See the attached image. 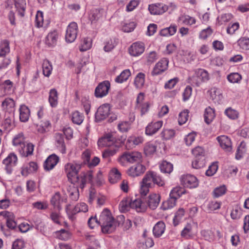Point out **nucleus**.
<instances>
[{
	"label": "nucleus",
	"mask_w": 249,
	"mask_h": 249,
	"mask_svg": "<svg viewBox=\"0 0 249 249\" xmlns=\"http://www.w3.org/2000/svg\"><path fill=\"white\" fill-rule=\"evenodd\" d=\"M156 151V146L151 142L145 143L144 147V152L147 156L153 154Z\"/></svg>",
	"instance_id": "61"
},
{
	"label": "nucleus",
	"mask_w": 249,
	"mask_h": 249,
	"mask_svg": "<svg viewBox=\"0 0 249 249\" xmlns=\"http://www.w3.org/2000/svg\"><path fill=\"white\" fill-rule=\"evenodd\" d=\"M196 19L189 15H183L179 16L178 19V23L179 25H192L196 23Z\"/></svg>",
	"instance_id": "32"
},
{
	"label": "nucleus",
	"mask_w": 249,
	"mask_h": 249,
	"mask_svg": "<svg viewBox=\"0 0 249 249\" xmlns=\"http://www.w3.org/2000/svg\"><path fill=\"white\" fill-rule=\"evenodd\" d=\"M131 208L135 209L137 212H144L146 211L147 206L141 199H131Z\"/></svg>",
	"instance_id": "29"
},
{
	"label": "nucleus",
	"mask_w": 249,
	"mask_h": 249,
	"mask_svg": "<svg viewBox=\"0 0 249 249\" xmlns=\"http://www.w3.org/2000/svg\"><path fill=\"white\" fill-rule=\"evenodd\" d=\"M209 79V75L207 71L198 69L195 70L194 75L190 78V81L192 84L199 87L202 83L208 81Z\"/></svg>",
	"instance_id": "4"
},
{
	"label": "nucleus",
	"mask_w": 249,
	"mask_h": 249,
	"mask_svg": "<svg viewBox=\"0 0 249 249\" xmlns=\"http://www.w3.org/2000/svg\"><path fill=\"white\" fill-rule=\"evenodd\" d=\"M142 155L141 153L134 151L131 153L125 152L118 159V161L123 165L125 163V161L130 163L139 162L141 160Z\"/></svg>",
	"instance_id": "6"
},
{
	"label": "nucleus",
	"mask_w": 249,
	"mask_h": 249,
	"mask_svg": "<svg viewBox=\"0 0 249 249\" xmlns=\"http://www.w3.org/2000/svg\"><path fill=\"white\" fill-rule=\"evenodd\" d=\"M55 236L60 240H67L71 238V233L67 230L61 229L55 232Z\"/></svg>",
	"instance_id": "41"
},
{
	"label": "nucleus",
	"mask_w": 249,
	"mask_h": 249,
	"mask_svg": "<svg viewBox=\"0 0 249 249\" xmlns=\"http://www.w3.org/2000/svg\"><path fill=\"white\" fill-rule=\"evenodd\" d=\"M247 151L246 143L244 142H241L238 146L235 155L237 160L241 159Z\"/></svg>",
	"instance_id": "46"
},
{
	"label": "nucleus",
	"mask_w": 249,
	"mask_h": 249,
	"mask_svg": "<svg viewBox=\"0 0 249 249\" xmlns=\"http://www.w3.org/2000/svg\"><path fill=\"white\" fill-rule=\"evenodd\" d=\"M103 9H93L91 10L89 14V19L91 23H96L104 15Z\"/></svg>",
	"instance_id": "23"
},
{
	"label": "nucleus",
	"mask_w": 249,
	"mask_h": 249,
	"mask_svg": "<svg viewBox=\"0 0 249 249\" xmlns=\"http://www.w3.org/2000/svg\"><path fill=\"white\" fill-rule=\"evenodd\" d=\"M121 174L119 170L114 168L109 172L108 179L110 183H115L121 178Z\"/></svg>",
	"instance_id": "38"
},
{
	"label": "nucleus",
	"mask_w": 249,
	"mask_h": 249,
	"mask_svg": "<svg viewBox=\"0 0 249 249\" xmlns=\"http://www.w3.org/2000/svg\"><path fill=\"white\" fill-rule=\"evenodd\" d=\"M181 184L185 188L194 189L199 185V180L194 175L191 174L184 175L180 178Z\"/></svg>",
	"instance_id": "7"
},
{
	"label": "nucleus",
	"mask_w": 249,
	"mask_h": 249,
	"mask_svg": "<svg viewBox=\"0 0 249 249\" xmlns=\"http://www.w3.org/2000/svg\"><path fill=\"white\" fill-rule=\"evenodd\" d=\"M110 87V84L108 81H105L100 83L95 89V96L96 97L101 98L107 95Z\"/></svg>",
	"instance_id": "14"
},
{
	"label": "nucleus",
	"mask_w": 249,
	"mask_h": 249,
	"mask_svg": "<svg viewBox=\"0 0 249 249\" xmlns=\"http://www.w3.org/2000/svg\"><path fill=\"white\" fill-rule=\"evenodd\" d=\"M125 140V138L122 137L121 140L119 142H115V143L108 146L107 148L105 149L102 153L103 158H108L111 156H113L117 153L122 144L124 143Z\"/></svg>",
	"instance_id": "10"
},
{
	"label": "nucleus",
	"mask_w": 249,
	"mask_h": 249,
	"mask_svg": "<svg viewBox=\"0 0 249 249\" xmlns=\"http://www.w3.org/2000/svg\"><path fill=\"white\" fill-rule=\"evenodd\" d=\"M1 107L5 112H15V102L10 98H7L2 102Z\"/></svg>",
	"instance_id": "26"
},
{
	"label": "nucleus",
	"mask_w": 249,
	"mask_h": 249,
	"mask_svg": "<svg viewBox=\"0 0 249 249\" xmlns=\"http://www.w3.org/2000/svg\"><path fill=\"white\" fill-rule=\"evenodd\" d=\"M115 142L117 141L113 135L110 133H108L99 139L98 145L100 147H108L115 143Z\"/></svg>",
	"instance_id": "20"
},
{
	"label": "nucleus",
	"mask_w": 249,
	"mask_h": 249,
	"mask_svg": "<svg viewBox=\"0 0 249 249\" xmlns=\"http://www.w3.org/2000/svg\"><path fill=\"white\" fill-rule=\"evenodd\" d=\"M165 230V224L162 221L158 222L154 226L153 233L155 237H160L164 232Z\"/></svg>",
	"instance_id": "31"
},
{
	"label": "nucleus",
	"mask_w": 249,
	"mask_h": 249,
	"mask_svg": "<svg viewBox=\"0 0 249 249\" xmlns=\"http://www.w3.org/2000/svg\"><path fill=\"white\" fill-rule=\"evenodd\" d=\"M160 201V196L156 194H151L148 196L147 203L149 207L152 210L156 209L158 206Z\"/></svg>",
	"instance_id": "28"
},
{
	"label": "nucleus",
	"mask_w": 249,
	"mask_h": 249,
	"mask_svg": "<svg viewBox=\"0 0 249 249\" xmlns=\"http://www.w3.org/2000/svg\"><path fill=\"white\" fill-rule=\"evenodd\" d=\"M42 67L44 75L46 77H49L53 70V66L51 62L48 60H44Z\"/></svg>",
	"instance_id": "39"
},
{
	"label": "nucleus",
	"mask_w": 249,
	"mask_h": 249,
	"mask_svg": "<svg viewBox=\"0 0 249 249\" xmlns=\"http://www.w3.org/2000/svg\"><path fill=\"white\" fill-rule=\"evenodd\" d=\"M59 158L54 154L50 155L44 161L43 166L45 170H52L58 163Z\"/></svg>",
	"instance_id": "19"
},
{
	"label": "nucleus",
	"mask_w": 249,
	"mask_h": 249,
	"mask_svg": "<svg viewBox=\"0 0 249 249\" xmlns=\"http://www.w3.org/2000/svg\"><path fill=\"white\" fill-rule=\"evenodd\" d=\"M145 46L142 42L133 43L129 48V53L131 56H138L141 55L144 51Z\"/></svg>",
	"instance_id": "16"
},
{
	"label": "nucleus",
	"mask_w": 249,
	"mask_h": 249,
	"mask_svg": "<svg viewBox=\"0 0 249 249\" xmlns=\"http://www.w3.org/2000/svg\"><path fill=\"white\" fill-rule=\"evenodd\" d=\"M55 144L58 149L62 154L66 151V145L64 142V135L62 133H56L55 135Z\"/></svg>",
	"instance_id": "24"
},
{
	"label": "nucleus",
	"mask_w": 249,
	"mask_h": 249,
	"mask_svg": "<svg viewBox=\"0 0 249 249\" xmlns=\"http://www.w3.org/2000/svg\"><path fill=\"white\" fill-rule=\"evenodd\" d=\"M84 119L83 114L78 111H75L71 114V120L74 124L79 125L82 123Z\"/></svg>",
	"instance_id": "47"
},
{
	"label": "nucleus",
	"mask_w": 249,
	"mask_h": 249,
	"mask_svg": "<svg viewBox=\"0 0 249 249\" xmlns=\"http://www.w3.org/2000/svg\"><path fill=\"white\" fill-rule=\"evenodd\" d=\"M38 168L37 164L35 162H30L27 164H24L21 171V175L23 176L26 177L29 174L36 172Z\"/></svg>",
	"instance_id": "25"
},
{
	"label": "nucleus",
	"mask_w": 249,
	"mask_h": 249,
	"mask_svg": "<svg viewBox=\"0 0 249 249\" xmlns=\"http://www.w3.org/2000/svg\"><path fill=\"white\" fill-rule=\"evenodd\" d=\"M131 125L127 121H122L118 123L117 128L121 132H127L131 128Z\"/></svg>",
	"instance_id": "53"
},
{
	"label": "nucleus",
	"mask_w": 249,
	"mask_h": 249,
	"mask_svg": "<svg viewBox=\"0 0 249 249\" xmlns=\"http://www.w3.org/2000/svg\"><path fill=\"white\" fill-rule=\"evenodd\" d=\"M14 6L18 15L21 17H24L26 8V0H15Z\"/></svg>",
	"instance_id": "30"
},
{
	"label": "nucleus",
	"mask_w": 249,
	"mask_h": 249,
	"mask_svg": "<svg viewBox=\"0 0 249 249\" xmlns=\"http://www.w3.org/2000/svg\"><path fill=\"white\" fill-rule=\"evenodd\" d=\"M185 215V210L183 208H179L173 218V224L175 226H177Z\"/></svg>",
	"instance_id": "52"
},
{
	"label": "nucleus",
	"mask_w": 249,
	"mask_h": 249,
	"mask_svg": "<svg viewBox=\"0 0 249 249\" xmlns=\"http://www.w3.org/2000/svg\"><path fill=\"white\" fill-rule=\"evenodd\" d=\"M196 226L194 223H187L181 232V236L186 239H193L196 234L195 229Z\"/></svg>",
	"instance_id": "11"
},
{
	"label": "nucleus",
	"mask_w": 249,
	"mask_h": 249,
	"mask_svg": "<svg viewBox=\"0 0 249 249\" xmlns=\"http://www.w3.org/2000/svg\"><path fill=\"white\" fill-rule=\"evenodd\" d=\"M93 172L91 170L82 172L75 178V182L78 183L79 187L83 189L87 183L93 184Z\"/></svg>",
	"instance_id": "5"
},
{
	"label": "nucleus",
	"mask_w": 249,
	"mask_h": 249,
	"mask_svg": "<svg viewBox=\"0 0 249 249\" xmlns=\"http://www.w3.org/2000/svg\"><path fill=\"white\" fill-rule=\"evenodd\" d=\"M155 184L159 186H163L165 182L157 173L154 171L147 172L141 182L140 191L141 194L145 196L149 192V188Z\"/></svg>",
	"instance_id": "1"
},
{
	"label": "nucleus",
	"mask_w": 249,
	"mask_h": 249,
	"mask_svg": "<svg viewBox=\"0 0 249 249\" xmlns=\"http://www.w3.org/2000/svg\"><path fill=\"white\" fill-rule=\"evenodd\" d=\"M58 93L55 89H51L49 92V102L52 107H55L58 104Z\"/></svg>",
	"instance_id": "37"
},
{
	"label": "nucleus",
	"mask_w": 249,
	"mask_h": 249,
	"mask_svg": "<svg viewBox=\"0 0 249 249\" xmlns=\"http://www.w3.org/2000/svg\"><path fill=\"white\" fill-rule=\"evenodd\" d=\"M58 36V34L56 30L51 31L46 37V44L50 47L54 46L56 44Z\"/></svg>",
	"instance_id": "27"
},
{
	"label": "nucleus",
	"mask_w": 249,
	"mask_h": 249,
	"mask_svg": "<svg viewBox=\"0 0 249 249\" xmlns=\"http://www.w3.org/2000/svg\"><path fill=\"white\" fill-rule=\"evenodd\" d=\"M162 125L163 122L162 121L151 122L149 123L145 127V134L147 136H152L154 135L162 127Z\"/></svg>",
	"instance_id": "17"
},
{
	"label": "nucleus",
	"mask_w": 249,
	"mask_h": 249,
	"mask_svg": "<svg viewBox=\"0 0 249 249\" xmlns=\"http://www.w3.org/2000/svg\"><path fill=\"white\" fill-rule=\"evenodd\" d=\"M237 44L241 49L249 50V38L241 37L237 41Z\"/></svg>",
	"instance_id": "62"
},
{
	"label": "nucleus",
	"mask_w": 249,
	"mask_h": 249,
	"mask_svg": "<svg viewBox=\"0 0 249 249\" xmlns=\"http://www.w3.org/2000/svg\"><path fill=\"white\" fill-rule=\"evenodd\" d=\"M144 141V139L142 136H131L129 137L127 140V142L130 144L132 147L136 146L142 143Z\"/></svg>",
	"instance_id": "48"
},
{
	"label": "nucleus",
	"mask_w": 249,
	"mask_h": 249,
	"mask_svg": "<svg viewBox=\"0 0 249 249\" xmlns=\"http://www.w3.org/2000/svg\"><path fill=\"white\" fill-rule=\"evenodd\" d=\"M144 95L143 93H140L137 96L136 108L141 111L142 116L144 115L149 109V105L148 102H143Z\"/></svg>",
	"instance_id": "15"
},
{
	"label": "nucleus",
	"mask_w": 249,
	"mask_h": 249,
	"mask_svg": "<svg viewBox=\"0 0 249 249\" xmlns=\"http://www.w3.org/2000/svg\"><path fill=\"white\" fill-rule=\"evenodd\" d=\"M110 107L109 104H105L99 107L95 113L96 122L105 120L110 114Z\"/></svg>",
	"instance_id": "12"
},
{
	"label": "nucleus",
	"mask_w": 249,
	"mask_h": 249,
	"mask_svg": "<svg viewBox=\"0 0 249 249\" xmlns=\"http://www.w3.org/2000/svg\"><path fill=\"white\" fill-rule=\"evenodd\" d=\"M160 167L161 172L165 173L170 174L173 170V164L165 160L162 162Z\"/></svg>",
	"instance_id": "49"
},
{
	"label": "nucleus",
	"mask_w": 249,
	"mask_h": 249,
	"mask_svg": "<svg viewBox=\"0 0 249 249\" xmlns=\"http://www.w3.org/2000/svg\"><path fill=\"white\" fill-rule=\"evenodd\" d=\"M19 150L20 154L24 157H28L32 155L34 150V145L32 143H28L26 144L24 143V145L20 147Z\"/></svg>",
	"instance_id": "35"
},
{
	"label": "nucleus",
	"mask_w": 249,
	"mask_h": 249,
	"mask_svg": "<svg viewBox=\"0 0 249 249\" xmlns=\"http://www.w3.org/2000/svg\"><path fill=\"white\" fill-rule=\"evenodd\" d=\"M78 30V25L76 22L70 23L68 26L66 32V41L69 43L73 42L77 37Z\"/></svg>",
	"instance_id": "9"
},
{
	"label": "nucleus",
	"mask_w": 249,
	"mask_h": 249,
	"mask_svg": "<svg viewBox=\"0 0 249 249\" xmlns=\"http://www.w3.org/2000/svg\"><path fill=\"white\" fill-rule=\"evenodd\" d=\"M130 75L131 72L128 69L125 70L123 71L119 75L116 77L115 81L118 83H122L126 81Z\"/></svg>",
	"instance_id": "43"
},
{
	"label": "nucleus",
	"mask_w": 249,
	"mask_h": 249,
	"mask_svg": "<svg viewBox=\"0 0 249 249\" xmlns=\"http://www.w3.org/2000/svg\"><path fill=\"white\" fill-rule=\"evenodd\" d=\"M175 132L173 129H163L160 133V137L163 140H169L174 137Z\"/></svg>",
	"instance_id": "59"
},
{
	"label": "nucleus",
	"mask_w": 249,
	"mask_h": 249,
	"mask_svg": "<svg viewBox=\"0 0 249 249\" xmlns=\"http://www.w3.org/2000/svg\"><path fill=\"white\" fill-rule=\"evenodd\" d=\"M68 195L73 201H76L79 197V191L77 187L73 186H69L67 189Z\"/></svg>",
	"instance_id": "50"
},
{
	"label": "nucleus",
	"mask_w": 249,
	"mask_h": 249,
	"mask_svg": "<svg viewBox=\"0 0 249 249\" xmlns=\"http://www.w3.org/2000/svg\"><path fill=\"white\" fill-rule=\"evenodd\" d=\"M15 112H5L3 117V125L5 127L11 126L14 120Z\"/></svg>",
	"instance_id": "44"
},
{
	"label": "nucleus",
	"mask_w": 249,
	"mask_h": 249,
	"mask_svg": "<svg viewBox=\"0 0 249 249\" xmlns=\"http://www.w3.org/2000/svg\"><path fill=\"white\" fill-rule=\"evenodd\" d=\"M10 43L8 40H2L0 42V57H4L10 53Z\"/></svg>",
	"instance_id": "36"
},
{
	"label": "nucleus",
	"mask_w": 249,
	"mask_h": 249,
	"mask_svg": "<svg viewBox=\"0 0 249 249\" xmlns=\"http://www.w3.org/2000/svg\"><path fill=\"white\" fill-rule=\"evenodd\" d=\"M92 45L91 39L90 38H84L81 42L79 50L81 52H84L89 49Z\"/></svg>",
	"instance_id": "54"
},
{
	"label": "nucleus",
	"mask_w": 249,
	"mask_h": 249,
	"mask_svg": "<svg viewBox=\"0 0 249 249\" xmlns=\"http://www.w3.org/2000/svg\"><path fill=\"white\" fill-rule=\"evenodd\" d=\"M18 162V157L14 153H10L8 156L2 161V164L4 165V169L6 173L11 174L13 168L16 166Z\"/></svg>",
	"instance_id": "8"
},
{
	"label": "nucleus",
	"mask_w": 249,
	"mask_h": 249,
	"mask_svg": "<svg viewBox=\"0 0 249 249\" xmlns=\"http://www.w3.org/2000/svg\"><path fill=\"white\" fill-rule=\"evenodd\" d=\"M145 167L142 164H137L131 167L128 170V174L133 177H138L145 171Z\"/></svg>",
	"instance_id": "22"
},
{
	"label": "nucleus",
	"mask_w": 249,
	"mask_h": 249,
	"mask_svg": "<svg viewBox=\"0 0 249 249\" xmlns=\"http://www.w3.org/2000/svg\"><path fill=\"white\" fill-rule=\"evenodd\" d=\"M221 147L227 152L232 150L231 142V139L225 135L218 136L216 138Z\"/></svg>",
	"instance_id": "21"
},
{
	"label": "nucleus",
	"mask_w": 249,
	"mask_h": 249,
	"mask_svg": "<svg viewBox=\"0 0 249 249\" xmlns=\"http://www.w3.org/2000/svg\"><path fill=\"white\" fill-rule=\"evenodd\" d=\"M145 75L144 73H139L135 78L134 84L137 88L140 89L142 87L144 84Z\"/></svg>",
	"instance_id": "55"
},
{
	"label": "nucleus",
	"mask_w": 249,
	"mask_h": 249,
	"mask_svg": "<svg viewBox=\"0 0 249 249\" xmlns=\"http://www.w3.org/2000/svg\"><path fill=\"white\" fill-rule=\"evenodd\" d=\"M168 6L162 3H156L149 5L148 10L152 15H161L168 9Z\"/></svg>",
	"instance_id": "13"
},
{
	"label": "nucleus",
	"mask_w": 249,
	"mask_h": 249,
	"mask_svg": "<svg viewBox=\"0 0 249 249\" xmlns=\"http://www.w3.org/2000/svg\"><path fill=\"white\" fill-rule=\"evenodd\" d=\"M227 78L228 81L231 83H239L242 79V76L237 72H232L228 74Z\"/></svg>",
	"instance_id": "51"
},
{
	"label": "nucleus",
	"mask_w": 249,
	"mask_h": 249,
	"mask_svg": "<svg viewBox=\"0 0 249 249\" xmlns=\"http://www.w3.org/2000/svg\"><path fill=\"white\" fill-rule=\"evenodd\" d=\"M224 113L229 119L231 120H235L238 118V111L231 107L225 109Z\"/></svg>",
	"instance_id": "60"
},
{
	"label": "nucleus",
	"mask_w": 249,
	"mask_h": 249,
	"mask_svg": "<svg viewBox=\"0 0 249 249\" xmlns=\"http://www.w3.org/2000/svg\"><path fill=\"white\" fill-rule=\"evenodd\" d=\"M82 164L77 161H73L66 163L64 166V170L69 181L72 183L75 182V177L78 176V173L81 169Z\"/></svg>",
	"instance_id": "3"
},
{
	"label": "nucleus",
	"mask_w": 249,
	"mask_h": 249,
	"mask_svg": "<svg viewBox=\"0 0 249 249\" xmlns=\"http://www.w3.org/2000/svg\"><path fill=\"white\" fill-rule=\"evenodd\" d=\"M192 166L194 168L199 169L204 167L205 165L204 157L196 158L192 161Z\"/></svg>",
	"instance_id": "57"
},
{
	"label": "nucleus",
	"mask_w": 249,
	"mask_h": 249,
	"mask_svg": "<svg viewBox=\"0 0 249 249\" xmlns=\"http://www.w3.org/2000/svg\"><path fill=\"white\" fill-rule=\"evenodd\" d=\"M215 117V110L214 109L208 107L206 108L204 114V121L207 124H210Z\"/></svg>",
	"instance_id": "34"
},
{
	"label": "nucleus",
	"mask_w": 249,
	"mask_h": 249,
	"mask_svg": "<svg viewBox=\"0 0 249 249\" xmlns=\"http://www.w3.org/2000/svg\"><path fill=\"white\" fill-rule=\"evenodd\" d=\"M185 193L186 191L184 188L179 186L176 187L171 190L170 193V196H172V197L177 200Z\"/></svg>",
	"instance_id": "42"
},
{
	"label": "nucleus",
	"mask_w": 249,
	"mask_h": 249,
	"mask_svg": "<svg viewBox=\"0 0 249 249\" xmlns=\"http://www.w3.org/2000/svg\"><path fill=\"white\" fill-rule=\"evenodd\" d=\"M11 63V59L5 56L0 57V71L8 68Z\"/></svg>",
	"instance_id": "63"
},
{
	"label": "nucleus",
	"mask_w": 249,
	"mask_h": 249,
	"mask_svg": "<svg viewBox=\"0 0 249 249\" xmlns=\"http://www.w3.org/2000/svg\"><path fill=\"white\" fill-rule=\"evenodd\" d=\"M168 60L166 58L160 59L154 67L152 75H159L164 71L168 68Z\"/></svg>",
	"instance_id": "18"
},
{
	"label": "nucleus",
	"mask_w": 249,
	"mask_h": 249,
	"mask_svg": "<svg viewBox=\"0 0 249 249\" xmlns=\"http://www.w3.org/2000/svg\"><path fill=\"white\" fill-rule=\"evenodd\" d=\"M116 45L117 42L115 39H109L105 42L104 50L106 52H109L113 50Z\"/></svg>",
	"instance_id": "56"
},
{
	"label": "nucleus",
	"mask_w": 249,
	"mask_h": 249,
	"mask_svg": "<svg viewBox=\"0 0 249 249\" xmlns=\"http://www.w3.org/2000/svg\"><path fill=\"white\" fill-rule=\"evenodd\" d=\"M44 19L42 12L38 11L36 16L35 26L37 28L42 27L43 26Z\"/></svg>",
	"instance_id": "64"
},
{
	"label": "nucleus",
	"mask_w": 249,
	"mask_h": 249,
	"mask_svg": "<svg viewBox=\"0 0 249 249\" xmlns=\"http://www.w3.org/2000/svg\"><path fill=\"white\" fill-rule=\"evenodd\" d=\"M177 199L169 196V198L162 203L161 209L167 210L173 208L176 204Z\"/></svg>",
	"instance_id": "40"
},
{
	"label": "nucleus",
	"mask_w": 249,
	"mask_h": 249,
	"mask_svg": "<svg viewBox=\"0 0 249 249\" xmlns=\"http://www.w3.org/2000/svg\"><path fill=\"white\" fill-rule=\"evenodd\" d=\"M131 199L128 197L124 198L119 204V209L122 212L128 211L131 208Z\"/></svg>",
	"instance_id": "45"
},
{
	"label": "nucleus",
	"mask_w": 249,
	"mask_h": 249,
	"mask_svg": "<svg viewBox=\"0 0 249 249\" xmlns=\"http://www.w3.org/2000/svg\"><path fill=\"white\" fill-rule=\"evenodd\" d=\"M25 138L22 133L16 135L13 140V143L15 146H19L20 147L24 145Z\"/></svg>",
	"instance_id": "58"
},
{
	"label": "nucleus",
	"mask_w": 249,
	"mask_h": 249,
	"mask_svg": "<svg viewBox=\"0 0 249 249\" xmlns=\"http://www.w3.org/2000/svg\"><path fill=\"white\" fill-rule=\"evenodd\" d=\"M30 111L29 108L24 105L20 106L19 108V119L21 122H26L29 118Z\"/></svg>",
	"instance_id": "33"
},
{
	"label": "nucleus",
	"mask_w": 249,
	"mask_h": 249,
	"mask_svg": "<svg viewBox=\"0 0 249 249\" xmlns=\"http://www.w3.org/2000/svg\"><path fill=\"white\" fill-rule=\"evenodd\" d=\"M98 223L101 226L102 232L106 233L112 232L118 225L110 211L107 209H105L101 213L98 219Z\"/></svg>",
	"instance_id": "2"
}]
</instances>
